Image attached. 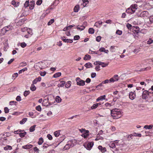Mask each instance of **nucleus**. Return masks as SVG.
Masks as SVG:
<instances>
[{"label":"nucleus","instance_id":"44","mask_svg":"<svg viewBox=\"0 0 153 153\" xmlns=\"http://www.w3.org/2000/svg\"><path fill=\"white\" fill-rule=\"evenodd\" d=\"M115 46H111L110 48V50L112 52H114L115 51Z\"/></svg>","mask_w":153,"mask_h":153},{"label":"nucleus","instance_id":"20","mask_svg":"<svg viewBox=\"0 0 153 153\" xmlns=\"http://www.w3.org/2000/svg\"><path fill=\"white\" fill-rule=\"evenodd\" d=\"M32 147V145L31 144L27 145L24 146H22V148L25 149H28L31 148Z\"/></svg>","mask_w":153,"mask_h":153},{"label":"nucleus","instance_id":"4","mask_svg":"<svg viewBox=\"0 0 153 153\" xmlns=\"http://www.w3.org/2000/svg\"><path fill=\"white\" fill-rule=\"evenodd\" d=\"M77 84L80 86H83L85 85V81L82 80L79 77H77L76 79Z\"/></svg>","mask_w":153,"mask_h":153},{"label":"nucleus","instance_id":"28","mask_svg":"<svg viewBox=\"0 0 153 153\" xmlns=\"http://www.w3.org/2000/svg\"><path fill=\"white\" fill-rule=\"evenodd\" d=\"M79 9V6L78 5L75 6L74 9V12H77L78 11Z\"/></svg>","mask_w":153,"mask_h":153},{"label":"nucleus","instance_id":"52","mask_svg":"<svg viewBox=\"0 0 153 153\" xmlns=\"http://www.w3.org/2000/svg\"><path fill=\"white\" fill-rule=\"evenodd\" d=\"M153 40L152 39H150L149 40L147 41V43L148 44H151L153 43Z\"/></svg>","mask_w":153,"mask_h":153},{"label":"nucleus","instance_id":"57","mask_svg":"<svg viewBox=\"0 0 153 153\" xmlns=\"http://www.w3.org/2000/svg\"><path fill=\"white\" fill-rule=\"evenodd\" d=\"M4 111L5 113H7L9 112V109L7 107H5L4 108Z\"/></svg>","mask_w":153,"mask_h":153},{"label":"nucleus","instance_id":"12","mask_svg":"<svg viewBox=\"0 0 153 153\" xmlns=\"http://www.w3.org/2000/svg\"><path fill=\"white\" fill-rule=\"evenodd\" d=\"M98 148L100 150L101 152L102 153H104L106 151V149L105 148L101 146H99L98 147Z\"/></svg>","mask_w":153,"mask_h":153},{"label":"nucleus","instance_id":"1","mask_svg":"<svg viewBox=\"0 0 153 153\" xmlns=\"http://www.w3.org/2000/svg\"><path fill=\"white\" fill-rule=\"evenodd\" d=\"M112 117L114 119H117L120 117L122 116L120 110L115 108L112 110L111 111Z\"/></svg>","mask_w":153,"mask_h":153},{"label":"nucleus","instance_id":"42","mask_svg":"<svg viewBox=\"0 0 153 153\" xmlns=\"http://www.w3.org/2000/svg\"><path fill=\"white\" fill-rule=\"evenodd\" d=\"M54 20L53 19H51L49 21L48 23V25H51V24H52L54 22Z\"/></svg>","mask_w":153,"mask_h":153},{"label":"nucleus","instance_id":"40","mask_svg":"<svg viewBox=\"0 0 153 153\" xmlns=\"http://www.w3.org/2000/svg\"><path fill=\"white\" fill-rule=\"evenodd\" d=\"M27 68H24L22 69V70H20L19 71V74H21L22 73V72H24L27 71Z\"/></svg>","mask_w":153,"mask_h":153},{"label":"nucleus","instance_id":"45","mask_svg":"<svg viewBox=\"0 0 153 153\" xmlns=\"http://www.w3.org/2000/svg\"><path fill=\"white\" fill-rule=\"evenodd\" d=\"M29 5V1L28 0L24 4V7H27Z\"/></svg>","mask_w":153,"mask_h":153},{"label":"nucleus","instance_id":"53","mask_svg":"<svg viewBox=\"0 0 153 153\" xmlns=\"http://www.w3.org/2000/svg\"><path fill=\"white\" fill-rule=\"evenodd\" d=\"M116 33L118 35H121L122 34V31L118 30H117Z\"/></svg>","mask_w":153,"mask_h":153},{"label":"nucleus","instance_id":"59","mask_svg":"<svg viewBox=\"0 0 153 153\" xmlns=\"http://www.w3.org/2000/svg\"><path fill=\"white\" fill-rule=\"evenodd\" d=\"M114 143H115V144L116 146H119L120 145V144L119 143V141L118 140H115L114 141Z\"/></svg>","mask_w":153,"mask_h":153},{"label":"nucleus","instance_id":"22","mask_svg":"<svg viewBox=\"0 0 153 153\" xmlns=\"http://www.w3.org/2000/svg\"><path fill=\"white\" fill-rule=\"evenodd\" d=\"M98 64L99 65H101L102 67H105L108 65V64H105L104 63V62H98Z\"/></svg>","mask_w":153,"mask_h":153},{"label":"nucleus","instance_id":"16","mask_svg":"<svg viewBox=\"0 0 153 153\" xmlns=\"http://www.w3.org/2000/svg\"><path fill=\"white\" fill-rule=\"evenodd\" d=\"M70 142H68V143L66 144L65 146L64 149L65 150H66L69 149L70 147H71L72 146H72V145H71L69 143Z\"/></svg>","mask_w":153,"mask_h":153},{"label":"nucleus","instance_id":"38","mask_svg":"<svg viewBox=\"0 0 153 153\" xmlns=\"http://www.w3.org/2000/svg\"><path fill=\"white\" fill-rule=\"evenodd\" d=\"M4 149L5 150H7L8 149L11 150L12 149V147L10 146L7 145L4 147Z\"/></svg>","mask_w":153,"mask_h":153},{"label":"nucleus","instance_id":"58","mask_svg":"<svg viewBox=\"0 0 153 153\" xmlns=\"http://www.w3.org/2000/svg\"><path fill=\"white\" fill-rule=\"evenodd\" d=\"M47 137L49 140H52L53 139L52 136L49 134H48L47 135Z\"/></svg>","mask_w":153,"mask_h":153},{"label":"nucleus","instance_id":"50","mask_svg":"<svg viewBox=\"0 0 153 153\" xmlns=\"http://www.w3.org/2000/svg\"><path fill=\"white\" fill-rule=\"evenodd\" d=\"M36 109L37 110L39 111H41L42 109L41 107V106L39 105L36 106Z\"/></svg>","mask_w":153,"mask_h":153},{"label":"nucleus","instance_id":"34","mask_svg":"<svg viewBox=\"0 0 153 153\" xmlns=\"http://www.w3.org/2000/svg\"><path fill=\"white\" fill-rule=\"evenodd\" d=\"M43 142V139L42 137H40L39 139V140L38 142L39 145H41Z\"/></svg>","mask_w":153,"mask_h":153},{"label":"nucleus","instance_id":"31","mask_svg":"<svg viewBox=\"0 0 153 153\" xmlns=\"http://www.w3.org/2000/svg\"><path fill=\"white\" fill-rule=\"evenodd\" d=\"M85 27L82 25L79 26L78 25L76 27V28L78 30H82L84 29Z\"/></svg>","mask_w":153,"mask_h":153},{"label":"nucleus","instance_id":"46","mask_svg":"<svg viewBox=\"0 0 153 153\" xmlns=\"http://www.w3.org/2000/svg\"><path fill=\"white\" fill-rule=\"evenodd\" d=\"M46 74V72L45 71L44 72L40 71V74L42 76H44Z\"/></svg>","mask_w":153,"mask_h":153},{"label":"nucleus","instance_id":"47","mask_svg":"<svg viewBox=\"0 0 153 153\" xmlns=\"http://www.w3.org/2000/svg\"><path fill=\"white\" fill-rule=\"evenodd\" d=\"M126 27L128 29L131 30L132 28V26L129 23H127L126 25Z\"/></svg>","mask_w":153,"mask_h":153},{"label":"nucleus","instance_id":"54","mask_svg":"<svg viewBox=\"0 0 153 153\" xmlns=\"http://www.w3.org/2000/svg\"><path fill=\"white\" fill-rule=\"evenodd\" d=\"M42 0H38L36 2V4L37 5H39L41 4L42 3Z\"/></svg>","mask_w":153,"mask_h":153},{"label":"nucleus","instance_id":"36","mask_svg":"<svg viewBox=\"0 0 153 153\" xmlns=\"http://www.w3.org/2000/svg\"><path fill=\"white\" fill-rule=\"evenodd\" d=\"M34 84H32L30 88V89L32 91H35L36 89L35 86L34 85Z\"/></svg>","mask_w":153,"mask_h":153},{"label":"nucleus","instance_id":"33","mask_svg":"<svg viewBox=\"0 0 153 153\" xmlns=\"http://www.w3.org/2000/svg\"><path fill=\"white\" fill-rule=\"evenodd\" d=\"M152 125H145L144 126V128L146 129H150L152 128L153 127Z\"/></svg>","mask_w":153,"mask_h":153},{"label":"nucleus","instance_id":"23","mask_svg":"<svg viewBox=\"0 0 153 153\" xmlns=\"http://www.w3.org/2000/svg\"><path fill=\"white\" fill-rule=\"evenodd\" d=\"M60 130L56 131L54 132V135L56 137H59L60 134Z\"/></svg>","mask_w":153,"mask_h":153},{"label":"nucleus","instance_id":"56","mask_svg":"<svg viewBox=\"0 0 153 153\" xmlns=\"http://www.w3.org/2000/svg\"><path fill=\"white\" fill-rule=\"evenodd\" d=\"M98 107L96 103L94 104L91 107V108L92 109H95Z\"/></svg>","mask_w":153,"mask_h":153},{"label":"nucleus","instance_id":"60","mask_svg":"<svg viewBox=\"0 0 153 153\" xmlns=\"http://www.w3.org/2000/svg\"><path fill=\"white\" fill-rule=\"evenodd\" d=\"M105 106L106 107H110L111 106V105L110 103H106L105 105Z\"/></svg>","mask_w":153,"mask_h":153},{"label":"nucleus","instance_id":"64","mask_svg":"<svg viewBox=\"0 0 153 153\" xmlns=\"http://www.w3.org/2000/svg\"><path fill=\"white\" fill-rule=\"evenodd\" d=\"M149 19L150 22L151 23H153V16H150L149 18Z\"/></svg>","mask_w":153,"mask_h":153},{"label":"nucleus","instance_id":"21","mask_svg":"<svg viewBox=\"0 0 153 153\" xmlns=\"http://www.w3.org/2000/svg\"><path fill=\"white\" fill-rule=\"evenodd\" d=\"M92 64L90 62L87 63L85 64V65H84V66L87 68H90L91 67H92Z\"/></svg>","mask_w":153,"mask_h":153},{"label":"nucleus","instance_id":"25","mask_svg":"<svg viewBox=\"0 0 153 153\" xmlns=\"http://www.w3.org/2000/svg\"><path fill=\"white\" fill-rule=\"evenodd\" d=\"M71 82L70 81L67 82L65 84V87L67 88H69L71 86Z\"/></svg>","mask_w":153,"mask_h":153},{"label":"nucleus","instance_id":"2","mask_svg":"<svg viewBox=\"0 0 153 153\" xmlns=\"http://www.w3.org/2000/svg\"><path fill=\"white\" fill-rule=\"evenodd\" d=\"M149 93L153 94V85L151 86V88L148 91L145 90L143 92L142 98L143 99L146 100L148 98Z\"/></svg>","mask_w":153,"mask_h":153},{"label":"nucleus","instance_id":"26","mask_svg":"<svg viewBox=\"0 0 153 153\" xmlns=\"http://www.w3.org/2000/svg\"><path fill=\"white\" fill-rule=\"evenodd\" d=\"M55 100L56 102L59 103L61 102L62 99L59 96H57L56 97Z\"/></svg>","mask_w":153,"mask_h":153},{"label":"nucleus","instance_id":"13","mask_svg":"<svg viewBox=\"0 0 153 153\" xmlns=\"http://www.w3.org/2000/svg\"><path fill=\"white\" fill-rule=\"evenodd\" d=\"M35 2L34 1H30V7L29 8L30 10H32L33 9L34 6Z\"/></svg>","mask_w":153,"mask_h":153},{"label":"nucleus","instance_id":"17","mask_svg":"<svg viewBox=\"0 0 153 153\" xmlns=\"http://www.w3.org/2000/svg\"><path fill=\"white\" fill-rule=\"evenodd\" d=\"M65 84V82L64 81H62L60 82V83L58 84V86L59 87H63L64 86Z\"/></svg>","mask_w":153,"mask_h":153},{"label":"nucleus","instance_id":"55","mask_svg":"<svg viewBox=\"0 0 153 153\" xmlns=\"http://www.w3.org/2000/svg\"><path fill=\"white\" fill-rule=\"evenodd\" d=\"M101 37L100 36H97L96 38V40L98 42H99L100 41L101 39Z\"/></svg>","mask_w":153,"mask_h":153},{"label":"nucleus","instance_id":"35","mask_svg":"<svg viewBox=\"0 0 153 153\" xmlns=\"http://www.w3.org/2000/svg\"><path fill=\"white\" fill-rule=\"evenodd\" d=\"M5 29L4 27H3L2 29L0 34H1V36L4 35L7 31L5 30Z\"/></svg>","mask_w":153,"mask_h":153},{"label":"nucleus","instance_id":"32","mask_svg":"<svg viewBox=\"0 0 153 153\" xmlns=\"http://www.w3.org/2000/svg\"><path fill=\"white\" fill-rule=\"evenodd\" d=\"M61 75L60 72H58L54 74L53 75V77L54 78H57L60 76Z\"/></svg>","mask_w":153,"mask_h":153},{"label":"nucleus","instance_id":"9","mask_svg":"<svg viewBox=\"0 0 153 153\" xmlns=\"http://www.w3.org/2000/svg\"><path fill=\"white\" fill-rule=\"evenodd\" d=\"M61 38L65 42L72 43L73 42V39H66L65 36L61 37Z\"/></svg>","mask_w":153,"mask_h":153},{"label":"nucleus","instance_id":"10","mask_svg":"<svg viewBox=\"0 0 153 153\" xmlns=\"http://www.w3.org/2000/svg\"><path fill=\"white\" fill-rule=\"evenodd\" d=\"M133 136L134 137H141V134L140 133H134L132 134H130L128 137V138L129 137L132 138V137Z\"/></svg>","mask_w":153,"mask_h":153},{"label":"nucleus","instance_id":"8","mask_svg":"<svg viewBox=\"0 0 153 153\" xmlns=\"http://www.w3.org/2000/svg\"><path fill=\"white\" fill-rule=\"evenodd\" d=\"M118 80V76L117 75H115L109 80L110 82H114L117 81Z\"/></svg>","mask_w":153,"mask_h":153},{"label":"nucleus","instance_id":"39","mask_svg":"<svg viewBox=\"0 0 153 153\" xmlns=\"http://www.w3.org/2000/svg\"><path fill=\"white\" fill-rule=\"evenodd\" d=\"M94 29L92 28H89L88 30V32L90 34H93L94 33Z\"/></svg>","mask_w":153,"mask_h":153},{"label":"nucleus","instance_id":"51","mask_svg":"<svg viewBox=\"0 0 153 153\" xmlns=\"http://www.w3.org/2000/svg\"><path fill=\"white\" fill-rule=\"evenodd\" d=\"M20 45L22 48H24L26 46L27 44L25 42H23Z\"/></svg>","mask_w":153,"mask_h":153},{"label":"nucleus","instance_id":"37","mask_svg":"<svg viewBox=\"0 0 153 153\" xmlns=\"http://www.w3.org/2000/svg\"><path fill=\"white\" fill-rule=\"evenodd\" d=\"M27 133L26 132L24 131V132L22 133H20L19 134V136L21 137H24L25 135Z\"/></svg>","mask_w":153,"mask_h":153},{"label":"nucleus","instance_id":"61","mask_svg":"<svg viewBox=\"0 0 153 153\" xmlns=\"http://www.w3.org/2000/svg\"><path fill=\"white\" fill-rule=\"evenodd\" d=\"M80 37L79 36L76 35L74 37V40H77L79 39Z\"/></svg>","mask_w":153,"mask_h":153},{"label":"nucleus","instance_id":"30","mask_svg":"<svg viewBox=\"0 0 153 153\" xmlns=\"http://www.w3.org/2000/svg\"><path fill=\"white\" fill-rule=\"evenodd\" d=\"M27 118H23L22 120L20 121V123L21 124H24L27 121Z\"/></svg>","mask_w":153,"mask_h":153},{"label":"nucleus","instance_id":"15","mask_svg":"<svg viewBox=\"0 0 153 153\" xmlns=\"http://www.w3.org/2000/svg\"><path fill=\"white\" fill-rule=\"evenodd\" d=\"M5 29V30L7 32L12 30L13 29V27L12 25H8L4 27Z\"/></svg>","mask_w":153,"mask_h":153},{"label":"nucleus","instance_id":"43","mask_svg":"<svg viewBox=\"0 0 153 153\" xmlns=\"http://www.w3.org/2000/svg\"><path fill=\"white\" fill-rule=\"evenodd\" d=\"M18 74L17 73H14L12 76V79H15L18 76Z\"/></svg>","mask_w":153,"mask_h":153},{"label":"nucleus","instance_id":"5","mask_svg":"<svg viewBox=\"0 0 153 153\" xmlns=\"http://www.w3.org/2000/svg\"><path fill=\"white\" fill-rule=\"evenodd\" d=\"M94 145V143L93 142H89L87 144L84 145V146L88 150H90Z\"/></svg>","mask_w":153,"mask_h":153},{"label":"nucleus","instance_id":"14","mask_svg":"<svg viewBox=\"0 0 153 153\" xmlns=\"http://www.w3.org/2000/svg\"><path fill=\"white\" fill-rule=\"evenodd\" d=\"M41 80V77L40 76H39L34 79L32 83L33 84H36L38 81H40Z\"/></svg>","mask_w":153,"mask_h":153},{"label":"nucleus","instance_id":"6","mask_svg":"<svg viewBox=\"0 0 153 153\" xmlns=\"http://www.w3.org/2000/svg\"><path fill=\"white\" fill-rule=\"evenodd\" d=\"M149 12L147 11H143L141 12V13L140 14V16L143 17V18H144L146 19L149 16Z\"/></svg>","mask_w":153,"mask_h":153},{"label":"nucleus","instance_id":"48","mask_svg":"<svg viewBox=\"0 0 153 153\" xmlns=\"http://www.w3.org/2000/svg\"><path fill=\"white\" fill-rule=\"evenodd\" d=\"M83 4V6H85L88 3V0H82Z\"/></svg>","mask_w":153,"mask_h":153},{"label":"nucleus","instance_id":"18","mask_svg":"<svg viewBox=\"0 0 153 153\" xmlns=\"http://www.w3.org/2000/svg\"><path fill=\"white\" fill-rule=\"evenodd\" d=\"M102 22L101 21H98L97 22H95L94 24V26H96L97 27H100L101 25L102 24Z\"/></svg>","mask_w":153,"mask_h":153},{"label":"nucleus","instance_id":"24","mask_svg":"<svg viewBox=\"0 0 153 153\" xmlns=\"http://www.w3.org/2000/svg\"><path fill=\"white\" fill-rule=\"evenodd\" d=\"M109 146L111 148L113 149L115 148L116 147V145L115 144V143H114V142L113 143H111L109 144Z\"/></svg>","mask_w":153,"mask_h":153},{"label":"nucleus","instance_id":"19","mask_svg":"<svg viewBox=\"0 0 153 153\" xmlns=\"http://www.w3.org/2000/svg\"><path fill=\"white\" fill-rule=\"evenodd\" d=\"M105 95L100 96L96 100V101L97 102L100 100L102 101L103 100H105Z\"/></svg>","mask_w":153,"mask_h":153},{"label":"nucleus","instance_id":"41","mask_svg":"<svg viewBox=\"0 0 153 153\" xmlns=\"http://www.w3.org/2000/svg\"><path fill=\"white\" fill-rule=\"evenodd\" d=\"M30 93V92L29 91H25L24 92V95L25 97L27 96Z\"/></svg>","mask_w":153,"mask_h":153},{"label":"nucleus","instance_id":"49","mask_svg":"<svg viewBox=\"0 0 153 153\" xmlns=\"http://www.w3.org/2000/svg\"><path fill=\"white\" fill-rule=\"evenodd\" d=\"M26 65H27L26 63V62H21V63L20 64V66H21V67L25 66Z\"/></svg>","mask_w":153,"mask_h":153},{"label":"nucleus","instance_id":"27","mask_svg":"<svg viewBox=\"0 0 153 153\" xmlns=\"http://www.w3.org/2000/svg\"><path fill=\"white\" fill-rule=\"evenodd\" d=\"M91 58V56L88 54L86 55L84 57V60H89Z\"/></svg>","mask_w":153,"mask_h":153},{"label":"nucleus","instance_id":"63","mask_svg":"<svg viewBox=\"0 0 153 153\" xmlns=\"http://www.w3.org/2000/svg\"><path fill=\"white\" fill-rule=\"evenodd\" d=\"M16 100L17 101H20L21 100V97L20 96H17L16 98Z\"/></svg>","mask_w":153,"mask_h":153},{"label":"nucleus","instance_id":"3","mask_svg":"<svg viewBox=\"0 0 153 153\" xmlns=\"http://www.w3.org/2000/svg\"><path fill=\"white\" fill-rule=\"evenodd\" d=\"M137 6L135 4L132 5L126 10V12L129 13H133L137 10Z\"/></svg>","mask_w":153,"mask_h":153},{"label":"nucleus","instance_id":"62","mask_svg":"<svg viewBox=\"0 0 153 153\" xmlns=\"http://www.w3.org/2000/svg\"><path fill=\"white\" fill-rule=\"evenodd\" d=\"M33 150L35 152H36L38 153L39 152V149L36 147H34L33 149Z\"/></svg>","mask_w":153,"mask_h":153},{"label":"nucleus","instance_id":"7","mask_svg":"<svg viewBox=\"0 0 153 153\" xmlns=\"http://www.w3.org/2000/svg\"><path fill=\"white\" fill-rule=\"evenodd\" d=\"M21 30L22 32H24L25 30H26L28 34L30 35V36H31L33 34L32 30L30 28H27V27H25L24 28H22Z\"/></svg>","mask_w":153,"mask_h":153},{"label":"nucleus","instance_id":"29","mask_svg":"<svg viewBox=\"0 0 153 153\" xmlns=\"http://www.w3.org/2000/svg\"><path fill=\"white\" fill-rule=\"evenodd\" d=\"M36 126V125H34L33 126H31L29 130L30 132H32L34 131L35 130V128Z\"/></svg>","mask_w":153,"mask_h":153},{"label":"nucleus","instance_id":"11","mask_svg":"<svg viewBox=\"0 0 153 153\" xmlns=\"http://www.w3.org/2000/svg\"><path fill=\"white\" fill-rule=\"evenodd\" d=\"M129 96L130 99L133 100L135 98V93H134V92H130L129 93Z\"/></svg>","mask_w":153,"mask_h":153}]
</instances>
